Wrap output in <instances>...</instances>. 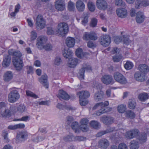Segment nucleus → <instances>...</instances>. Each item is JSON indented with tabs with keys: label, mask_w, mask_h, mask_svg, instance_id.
Listing matches in <instances>:
<instances>
[{
	"label": "nucleus",
	"mask_w": 149,
	"mask_h": 149,
	"mask_svg": "<svg viewBox=\"0 0 149 149\" xmlns=\"http://www.w3.org/2000/svg\"><path fill=\"white\" fill-rule=\"evenodd\" d=\"M9 55L5 56L3 59L2 65L4 67L9 66L10 64L11 57L10 55L13 56V62L16 69L18 71L22 69L24 66L22 59L21 58L22 54L19 51H15L14 49H10L8 51Z\"/></svg>",
	"instance_id": "f257e3e1"
},
{
	"label": "nucleus",
	"mask_w": 149,
	"mask_h": 149,
	"mask_svg": "<svg viewBox=\"0 0 149 149\" xmlns=\"http://www.w3.org/2000/svg\"><path fill=\"white\" fill-rule=\"evenodd\" d=\"M68 31V27L67 24L65 22H61L57 26L56 31L59 35L64 36Z\"/></svg>",
	"instance_id": "f03ea898"
},
{
	"label": "nucleus",
	"mask_w": 149,
	"mask_h": 149,
	"mask_svg": "<svg viewBox=\"0 0 149 149\" xmlns=\"http://www.w3.org/2000/svg\"><path fill=\"white\" fill-rule=\"evenodd\" d=\"M19 97L18 91L16 89L13 88L8 94V100L9 102L13 103L16 102Z\"/></svg>",
	"instance_id": "7ed1b4c3"
},
{
	"label": "nucleus",
	"mask_w": 149,
	"mask_h": 149,
	"mask_svg": "<svg viewBox=\"0 0 149 149\" xmlns=\"http://www.w3.org/2000/svg\"><path fill=\"white\" fill-rule=\"evenodd\" d=\"M113 77L116 82L121 84H125L127 83L126 78L120 73L118 72H115L113 74Z\"/></svg>",
	"instance_id": "20e7f679"
},
{
	"label": "nucleus",
	"mask_w": 149,
	"mask_h": 149,
	"mask_svg": "<svg viewBox=\"0 0 149 149\" xmlns=\"http://www.w3.org/2000/svg\"><path fill=\"white\" fill-rule=\"evenodd\" d=\"M99 42L100 44L105 47L109 45L111 42V38L108 35L104 34L102 35L100 38Z\"/></svg>",
	"instance_id": "39448f33"
},
{
	"label": "nucleus",
	"mask_w": 149,
	"mask_h": 149,
	"mask_svg": "<svg viewBox=\"0 0 149 149\" xmlns=\"http://www.w3.org/2000/svg\"><path fill=\"white\" fill-rule=\"evenodd\" d=\"M36 26L38 29H42L45 28L46 26L45 21L42 16L38 15L36 19Z\"/></svg>",
	"instance_id": "423d86ee"
},
{
	"label": "nucleus",
	"mask_w": 149,
	"mask_h": 149,
	"mask_svg": "<svg viewBox=\"0 0 149 149\" xmlns=\"http://www.w3.org/2000/svg\"><path fill=\"white\" fill-rule=\"evenodd\" d=\"M83 38L85 40H96L98 37L96 33L93 31L90 32H86L83 35Z\"/></svg>",
	"instance_id": "0eeeda50"
},
{
	"label": "nucleus",
	"mask_w": 149,
	"mask_h": 149,
	"mask_svg": "<svg viewBox=\"0 0 149 149\" xmlns=\"http://www.w3.org/2000/svg\"><path fill=\"white\" fill-rule=\"evenodd\" d=\"M47 40V37L45 36H40L37 39L36 45L38 48L40 49H42L43 45L46 43Z\"/></svg>",
	"instance_id": "6e6552de"
},
{
	"label": "nucleus",
	"mask_w": 149,
	"mask_h": 149,
	"mask_svg": "<svg viewBox=\"0 0 149 149\" xmlns=\"http://www.w3.org/2000/svg\"><path fill=\"white\" fill-rule=\"evenodd\" d=\"M120 51L119 49L116 47L113 48L111 51L112 54H115V55L113 57V60L115 62H118L122 58V57L119 54Z\"/></svg>",
	"instance_id": "1a4fd4ad"
},
{
	"label": "nucleus",
	"mask_w": 149,
	"mask_h": 149,
	"mask_svg": "<svg viewBox=\"0 0 149 149\" xmlns=\"http://www.w3.org/2000/svg\"><path fill=\"white\" fill-rule=\"evenodd\" d=\"M96 5L97 8L100 10H104L108 8L107 3L106 0H97Z\"/></svg>",
	"instance_id": "9d476101"
},
{
	"label": "nucleus",
	"mask_w": 149,
	"mask_h": 149,
	"mask_svg": "<svg viewBox=\"0 0 149 149\" xmlns=\"http://www.w3.org/2000/svg\"><path fill=\"white\" fill-rule=\"evenodd\" d=\"M149 5V0H136L135 3V8H139L142 6L146 7Z\"/></svg>",
	"instance_id": "9b49d317"
},
{
	"label": "nucleus",
	"mask_w": 149,
	"mask_h": 149,
	"mask_svg": "<svg viewBox=\"0 0 149 149\" xmlns=\"http://www.w3.org/2000/svg\"><path fill=\"white\" fill-rule=\"evenodd\" d=\"M101 81L103 83L107 85L113 84L114 82L112 77L108 75L102 76L101 78Z\"/></svg>",
	"instance_id": "f8f14e48"
},
{
	"label": "nucleus",
	"mask_w": 149,
	"mask_h": 149,
	"mask_svg": "<svg viewBox=\"0 0 149 149\" xmlns=\"http://www.w3.org/2000/svg\"><path fill=\"white\" fill-rule=\"evenodd\" d=\"M55 6L58 10L62 11L65 8V2L63 0H58L55 2Z\"/></svg>",
	"instance_id": "ddd939ff"
},
{
	"label": "nucleus",
	"mask_w": 149,
	"mask_h": 149,
	"mask_svg": "<svg viewBox=\"0 0 149 149\" xmlns=\"http://www.w3.org/2000/svg\"><path fill=\"white\" fill-rule=\"evenodd\" d=\"M100 120L104 123L109 125L113 123L114 121V118L109 116H104L100 118Z\"/></svg>",
	"instance_id": "4468645a"
},
{
	"label": "nucleus",
	"mask_w": 149,
	"mask_h": 149,
	"mask_svg": "<svg viewBox=\"0 0 149 149\" xmlns=\"http://www.w3.org/2000/svg\"><path fill=\"white\" fill-rule=\"evenodd\" d=\"M86 71L87 72H90L91 71V68L90 65H88L87 67L82 68L81 69L78 74L79 78L80 80H83L84 79V72Z\"/></svg>",
	"instance_id": "2eb2a0df"
},
{
	"label": "nucleus",
	"mask_w": 149,
	"mask_h": 149,
	"mask_svg": "<svg viewBox=\"0 0 149 149\" xmlns=\"http://www.w3.org/2000/svg\"><path fill=\"white\" fill-rule=\"evenodd\" d=\"M134 77L136 80L141 82L144 81L146 78L144 73L139 72H136L134 75Z\"/></svg>",
	"instance_id": "dca6fc26"
},
{
	"label": "nucleus",
	"mask_w": 149,
	"mask_h": 149,
	"mask_svg": "<svg viewBox=\"0 0 149 149\" xmlns=\"http://www.w3.org/2000/svg\"><path fill=\"white\" fill-rule=\"evenodd\" d=\"M28 133L25 131H21L17 134V139L22 141L25 140L27 138Z\"/></svg>",
	"instance_id": "f3484780"
},
{
	"label": "nucleus",
	"mask_w": 149,
	"mask_h": 149,
	"mask_svg": "<svg viewBox=\"0 0 149 149\" xmlns=\"http://www.w3.org/2000/svg\"><path fill=\"white\" fill-rule=\"evenodd\" d=\"M116 13L118 16L121 18H125L126 17L127 12V10L124 8H120L116 10Z\"/></svg>",
	"instance_id": "a211bd4d"
},
{
	"label": "nucleus",
	"mask_w": 149,
	"mask_h": 149,
	"mask_svg": "<svg viewBox=\"0 0 149 149\" xmlns=\"http://www.w3.org/2000/svg\"><path fill=\"white\" fill-rule=\"evenodd\" d=\"M47 77L46 74L42 75L41 77L39 79V81L46 88H48V83L47 81Z\"/></svg>",
	"instance_id": "6ab92c4d"
},
{
	"label": "nucleus",
	"mask_w": 149,
	"mask_h": 149,
	"mask_svg": "<svg viewBox=\"0 0 149 149\" xmlns=\"http://www.w3.org/2000/svg\"><path fill=\"white\" fill-rule=\"evenodd\" d=\"M78 62V59L71 57L69 59L68 62V66L70 68H74L77 65Z\"/></svg>",
	"instance_id": "aec40b11"
},
{
	"label": "nucleus",
	"mask_w": 149,
	"mask_h": 149,
	"mask_svg": "<svg viewBox=\"0 0 149 149\" xmlns=\"http://www.w3.org/2000/svg\"><path fill=\"white\" fill-rule=\"evenodd\" d=\"M57 96L60 99H63L65 100H68L70 98L69 95L63 90L59 91Z\"/></svg>",
	"instance_id": "412c9836"
},
{
	"label": "nucleus",
	"mask_w": 149,
	"mask_h": 149,
	"mask_svg": "<svg viewBox=\"0 0 149 149\" xmlns=\"http://www.w3.org/2000/svg\"><path fill=\"white\" fill-rule=\"evenodd\" d=\"M65 44L68 47H73L75 45V39L72 37H68L66 39Z\"/></svg>",
	"instance_id": "4be33fe9"
},
{
	"label": "nucleus",
	"mask_w": 149,
	"mask_h": 149,
	"mask_svg": "<svg viewBox=\"0 0 149 149\" xmlns=\"http://www.w3.org/2000/svg\"><path fill=\"white\" fill-rule=\"evenodd\" d=\"M63 56L69 59L72 57V52L69 48H64L62 51Z\"/></svg>",
	"instance_id": "5701e85b"
},
{
	"label": "nucleus",
	"mask_w": 149,
	"mask_h": 149,
	"mask_svg": "<svg viewBox=\"0 0 149 149\" xmlns=\"http://www.w3.org/2000/svg\"><path fill=\"white\" fill-rule=\"evenodd\" d=\"M144 18L145 16L143 13L139 11L136 13V20L137 23H142L143 21Z\"/></svg>",
	"instance_id": "b1692460"
},
{
	"label": "nucleus",
	"mask_w": 149,
	"mask_h": 149,
	"mask_svg": "<svg viewBox=\"0 0 149 149\" xmlns=\"http://www.w3.org/2000/svg\"><path fill=\"white\" fill-rule=\"evenodd\" d=\"M76 6L78 11L82 12L84 11L85 8V5L81 0H78L76 2Z\"/></svg>",
	"instance_id": "393cba45"
},
{
	"label": "nucleus",
	"mask_w": 149,
	"mask_h": 149,
	"mask_svg": "<svg viewBox=\"0 0 149 149\" xmlns=\"http://www.w3.org/2000/svg\"><path fill=\"white\" fill-rule=\"evenodd\" d=\"M77 95L79 96L80 99L87 98L90 95L89 92L87 91H79L77 93Z\"/></svg>",
	"instance_id": "a878e982"
},
{
	"label": "nucleus",
	"mask_w": 149,
	"mask_h": 149,
	"mask_svg": "<svg viewBox=\"0 0 149 149\" xmlns=\"http://www.w3.org/2000/svg\"><path fill=\"white\" fill-rule=\"evenodd\" d=\"M149 93L143 92L140 93L138 96L139 100L141 102H145L149 98Z\"/></svg>",
	"instance_id": "bb28decb"
},
{
	"label": "nucleus",
	"mask_w": 149,
	"mask_h": 149,
	"mask_svg": "<svg viewBox=\"0 0 149 149\" xmlns=\"http://www.w3.org/2000/svg\"><path fill=\"white\" fill-rule=\"evenodd\" d=\"M104 93L103 91H100L96 93L94 95L95 101L97 102L101 100L103 97Z\"/></svg>",
	"instance_id": "cd10ccee"
},
{
	"label": "nucleus",
	"mask_w": 149,
	"mask_h": 149,
	"mask_svg": "<svg viewBox=\"0 0 149 149\" xmlns=\"http://www.w3.org/2000/svg\"><path fill=\"white\" fill-rule=\"evenodd\" d=\"M136 106V101L135 99L132 98L129 100L127 107L130 109H134Z\"/></svg>",
	"instance_id": "c85d7f7f"
},
{
	"label": "nucleus",
	"mask_w": 149,
	"mask_h": 149,
	"mask_svg": "<svg viewBox=\"0 0 149 149\" xmlns=\"http://www.w3.org/2000/svg\"><path fill=\"white\" fill-rule=\"evenodd\" d=\"M13 78V74L10 71L6 72L4 74L3 79L6 81H8L11 80Z\"/></svg>",
	"instance_id": "c756f323"
},
{
	"label": "nucleus",
	"mask_w": 149,
	"mask_h": 149,
	"mask_svg": "<svg viewBox=\"0 0 149 149\" xmlns=\"http://www.w3.org/2000/svg\"><path fill=\"white\" fill-rule=\"evenodd\" d=\"M139 69L140 72L145 73L149 72V67L145 64H140L139 65Z\"/></svg>",
	"instance_id": "7c9ffc66"
},
{
	"label": "nucleus",
	"mask_w": 149,
	"mask_h": 149,
	"mask_svg": "<svg viewBox=\"0 0 149 149\" xmlns=\"http://www.w3.org/2000/svg\"><path fill=\"white\" fill-rule=\"evenodd\" d=\"M124 115L126 118L131 119H133L135 117V114L134 112L129 110L126 111Z\"/></svg>",
	"instance_id": "2f4dec72"
},
{
	"label": "nucleus",
	"mask_w": 149,
	"mask_h": 149,
	"mask_svg": "<svg viewBox=\"0 0 149 149\" xmlns=\"http://www.w3.org/2000/svg\"><path fill=\"white\" fill-rule=\"evenodd\" d=\"M99 144L103 148H106L109 145L108 141L106 139H103L100 140Z\"/></svg>",
	"instance_id": "473e14b6"
},
{
	"label": "nucleus",
	"mask_w": 149,
	"mask_h": 149,
	"mask_svg": "<svg viewBox=\"0 0 149 149\" xmlns=\"http://www.w3.org/2000/svg\"><path fill=\"white\" fill-rule=\"evenodd\" d=\"M37 37V33L35 30L31 31L30 35V41L32 42L36 40Z\"/></svg>",
	"instance_id": "72a5a7b5"
},
{
	"label": "nucleus",
	"mask_w": 149,
	"mask_h": 149,
	"mask_svg": "<svg viewBox=\"0 0 149 149\" xmlns=\"http://www.w3.org/2000/svg\"><path fill=\"white\" fill-rule=\"evenodd\" d=\"M139 147L138 142L134 140L132 141L130 143V149H138Z\"/></svg>",
	"instance_id": "f704fd0d"
},
{
	"label": "nucleus",
	"mask_w": 149,
	"mask_h": 149,
	"mask_svg": "<svg viewBox=\"0 0 149 149\" xmlns=\"http://www.w3.org/2000/svg\"><path fill=\"white\" fill-rule=\"evenodd\" d=\"M111 149H128L127 145L125 143H122L120 144L118 148L115 146L113 145L111 146Z\"/></svg>",
	"instance_id": "c9c22d12"
},
{
	"label": "nucleus",
	"mask_w": 149,
	"mask_h": 149,
	"mask_svg": "<svg viewBox=\"0 0 149 149\" xmlns=\"http://www.w3.org/2000/svg\"><path fill=\"white\" fill-rule=\"evenodd\" d=\"M90 125L92 127L95 129H98L100 126V123L98 121L95 120L91 121Z\"/></svg>",
	"instance_id": "e433bc0d"
},
{
	"label": "nucleus",
	"mask_w": 149,
	"mask_h": 149,
	"mask_svg": "<svg viewBox=\"0 0 149 149\" xmlns=\"http://www.w3.org/2000/svg\"><path fill=\"white\" fill-rule=\"evenodd\" d=\"M117 109L119 112L123 113L125 111L126 109V106L125 105L120 104L118 106Z\"/></svg>",
	"instance_id": "4c0bfd02"
},
{
	"label": "nucleus",
	"mask_w": 149,
	"mask_h": 149,
	"mask_svg": "<svg viewBox=\"0 0 149 149\" xmlns=\"http://www.w3.org/2000/svg\"><path fill=\"white\" fill-rule=\"evenodd\" d=\"M26 110L25 106L23 104H20L17 107V111L20 113L25 112Z\"/></svg>",
	"instance_id": "58836bf2"
},
{
	"label": "nucleus",
	"mask_w": 149,
	"mask_h": 149,
	"mask_svg": "<svg viewBox=\"0 0 149 149\" xmlns=\"http://www.w3.org/2000/svg\"><path fill=\"white\" fill-rule=\"evenodd\" d=\"M133 63L131 61H127L124 65V67L127 70L131 69L133 67Z\"/></svg>",
	"instance_id": "ea45409f"
},
{
	"label": "nucleus",
	"mask_w": 149,
	"mask_h": 149,
	"mask_svg": "<svg viewBox=\"0 0 149 149\" xmlns=\"http://www.w3.org/2000/svg\"><path fill=\"white\" fill-rule=\"evenodd\" d=\"M78 123L76 122H73L71 124L72 128L74 130L76 133H78L79 132V129L78 128Z\"/></svg>",
	"instance_id": "a19ab883"
},
{
	"label": "nucleus",
	"mask_w": 149,
	"mask_h": 149,
	"mask_svg": "<svg viewBox=\"0 0 149 149\" xmlns=\"http://www.w3.org/2000/svg\"><path fill=\"white\" fill-rule=\"evenodd\" d=\"M75 53L77 56L79 58H82L84 56L82 50L80 48H79L76 50Z\"/></svg>",
	"instance_id": "79ce46f5"
},
{
	"label": "nucleus",
	"mask_w": 149,
	"mask_h": 149,
	"mask_svg": "<svg viewBox=\"0 0 149 149\" xmlns=\"http://www.w3.org/2000/svg\"><path fill=\"white\" fill-rule=\"evenodd\" d=\"M87 5L88 9L90 11L93 12L95 10V7L94 3L90 1L88 2Z\"/></svg>",
	"instance_id": "37998d69"
},
{
	"label": "nucleus",
	"mask_w": 149,
	"mask_h": 149,
	"mask_svg": "<svg viewBox=\"0 0 149 149\" xmlns=\"http://www.w3.org/2000/svg\"><path fill=\"white\" fill-rule=\"evenodd\" d=\"M46 51H50L52 49L53 46L50 43H47L42 47Z\"/></svg>",
	"instance_id": "c03bdc74"
},
{
	"label": "nucleus",
	"mask_w": 149,
	"mask_h": 149,
	"mask_svg": "<svg viewBox=\"0 0 149 149\" xmlns=\"http://www.w3.org/2000/svg\"><path fill=\"white\" fill-rule=\"evenodd\" d=\"M68 9L70 11H73L75 9L74 3L71 1L69 2L68 6Z\"/></svg>",
	"instance_id": "a18cd8bd"
},
{
	"label": "nucleus",
	"mask_w": 149,
	"mask_h": 149,
	"mask_svg": "<svg viewBox=\"0 0 149 149\" xmlns=\"http://www.w3.org/2000/svg\"><path fill=\"white\" fill-rule=\"evenodd\" d=\"M123 43L126 45H129L131 42V41L130 40L128 36H123Z\"/></svg>",
	"instance_id": "49530a36"
},
{
	"label": "nucleus",
	"mask_w": 149,
	"mask_h": 149,
	"mask_svg": "<svg viewBox=\"0 0 149 149\" xmlns=\"http://www.w3.org/2000/svg\"><path fill=\"white\" fill-rule=\"evenodd\" d=\"M26 93L27 96H30L35 99L38 97V95L29 91H26Z\"/></svg>",
	"instance_id": "de8ad7c7"
},
{
	"label": "nucleus",
	"mask_w": 149,
	"mask_h": 149,
	"mask_svg": "<svg viewBox=\"0 0 149 149\" xmlns=\"http://www.w3.org/2000/svg\"><path fill=\"white\" fill-rule=\"evenodd\" d=\"M132 134V139L138 136L139 134V131L137 129H133L131 130Z\"/></svg>",
	"instance_id": "09e8293b"
},
{
	"label": "nucleus",
	"mask_w": 149,
	"mask_h": 149,
	"mask_svg": "<svg viewBox=\"0 0 149 149\" xmlns=\"http://www.w3.org/2000/svg\"><path fill=\"white\" fill-rule=\"evenodd\" d=\"M97 19L95 18H93L92 19L90 25L91 27H95L97 25Z\"/></svg>",
	"instance_id": "8fccbe9b"
},
{
	"label": "nucleus",
	"mask_w": 149,
	"mask_h": 149,
	"mask_svg": "<svg viewBox=\"0 0 149 149\" xmlns=\"http://www.w3.org/2000/svg\"><path fill=\"white\" fill-rule=\"evenodd\" d=\"M47 34L49 35L54 34L55 33V30L52 27H48L47 28Z\"/></svg>",
	"instance_id": "3c124183"
},
{
	"label": "nucleus",
	"mask_w": 149,
	"mask_h": 149,
	"mask_svg": "<svg viewBox=\"0 0 149 149\" xmlns=\"http://www.w3.org/2000/svg\"><path fill=\"white\" fill-rule=\"evenodd\" d=\"M125 137L128 139H132V134L131 130L127 131L126 133L125 134Z\"/></svg>",
	"instance_id": "603ef678"
},
{
	"label": "nucleus",
	"mask_w": 149,
	"mask_h": 149,
	"mask_svg": "<svg viewBox=\"0 0 149 149\" xmlns=\"http://www.w3.org/2000/svg\"><path fill=\"white\" fill-rule=\"evenodd\" d=\"M123 36H117L115 37L114 42L117 44H118L121 41L123 42Z\"/></svg>",
	"instance_id": "864d4df0"
},
{
	"label": "nucleus",
	"mask_w": 149,
	"mask_h": 149,
	"mask_svg": "<svg viewBox=\"0 0 149 149\" xmlns=\"http://www.w3.org/2000/svg\"><path fill=\"white\" fill-rule=\"evenodd\" d=\"M10 114L9 110L8 109H5L1 112V115L3 117H6L10 115Z\"/></svg>",
	"instance_id": "5fc2aeb1"
},
{
	"label": "nucleus",
	"mask_w": 149,
	"mask_h": 149,
	"mask_svg": "<svg viewBox=\"0 0 149 149\" xmlns=\"http://www.w3.org/2000/svg\"><path fill=\"white\" fill-rule=\"evenodd\" d=\"M61 58L59 57H56L54 59V63L55 65H59L61 62Z\"/></svg>",
	"instance_id": "6e6d98bb"
},
{
	"label": "nucleus",
	"mask_w": 149,
	"mask_h": 149,
	"mask_svg": "<svg viewBox=\"0 0 149 149\" xmlns=\"http://www.w3.org/2000/svg\"><path fill=\"white\" fill-rule=\"evenodd\" d=\"M115 4L119 6H123L125 5V2L122 0H115Z\"/></svg>",
	"instance_id": "4d7b16f0"
},
{
	"label": "nucleus",
	"mask_w": 149,
	"mask_h": 149,
	"mask_svg": "<svg viewBox=\"0 0 149 149\" xmlns=\"http://www.w3.org/2000/svg\"><path fill=\"white\" fill-rule=\"evenodd\" d=\"M79 102L81 105L84 106L88 104V102L87 100L84 99H80Z\"/></svg>",
	"instance_id": "13d9d810"
},
{
	"label": "nucleus",
	"mask_w": 149,
	"mask_h": 149,
	"mask_svg": "<svg viewBox=\"0 0 149 149\" xmlns=\"http://www.w3.org/2000/svg\"><path fill=\"white\" fill-rule=\"evenodd\" d=\"M29 117L28 116H25L22 117L21 118L15 119L14 121H22L26 122L29 120Z\"/></svg>",
	"instance_id": "bf43d9fd"
},
{
	"label": "nucleus",
	"mask_w": 149,
	"mask_h": 149,
	"mask_svg": "<svg viewBox=\"0 0 149 149\" xmlns=\"http://www.w3.org/2000/svg\"><path fill=\"white\" fill-rule=\"evenodd\" d=\"M87 46L89 48H93L96 47V44L91 41H89L87 43Z\"/></svg>",
	"instance_id": "052dcab7"
},
{
	"label": "nucleus",
	"mask_w": 149,
	"mask_h": 149,
	"mask_svg": "<svg viewBox=\"0 0 149 149\" xmlns=\"http://www.w3.org/2000/svg\"><path fill=\"white\" fill-rule=\"evenodd\" d=\"M147 136L146 134H143L140 137L139 140L142 142H145L146 140Z\"/></svg>",
	"instance_id": "680f3d73"
},
{
	"label": "nucleus",
	"mask_w": 149,
	"mask_h": 149,
	"mask_svg": "<svg viewBox=\"0 0 149 149\" xmlns=\"http://www.w3.org/2000/svg\"><path fill=\"white\" fill-rule=\"evenodd\" d=\"M92 86L93 88H96L97 89H100L101 87V85L100 84L98 83V82L95 81L93 83Z\"/></svg>",
	"instance_id": "e2e57ef3"
},
{
	"label": "nucleus",
	"mask_w": 149,
	"mask_h": 149,
	"mask_svg": "<svg viewBox=\"0 0 149 149\" xmlns=\"http://www.w3.org/2000/svg\"><path fill=\"white\" fill-rule=\"evenodd\" d=\"M72 136L67 135L64 137L63 140L65 142L70 141H72Z\"/></svg>",
	"instance_id": "0e129e2a"
},
{
	"label": "nucleus",
	"mask_w": 149,
	"mask_h": 149,
	"mask_svg": "<svg viewBox=\"0 0 149 149\" xmlns=\"http://www.w3.org/2000/svg\"><path fill=\"white\" fill-rule=\"evenodd\" d=\"M88 14H86V16L84 17V18L82 21V24L85 25L88 23Z\"/></svg>",
	"instance_id": "69168bd1"
},
{
	"label": "nucleus",
	"mask_w": 149,
	"mask_h": 149,
	"mask_svg": "<svg viewBox=\"0 0 149 149\" xmlns=\"http://www.w3.org/2000/svg\"><path fill=\"white\" fill-rule=\"evenodd\" d=\"M106 112L105 109L104 108L100 109L98 111H97L96 113V115L97 116H99L102 114H103Z\"/></svg>",
	"instance_id": "338daca9"
},
{
	"label": "nucleus",
	"mask_w": 149,
	"mask_h": 149,
	"mask_svg": "<svg viewBox=\"0 0 149 149\" xmlns=\"http://www.w3.org/2000/svg\"><path fill=\"white\" fill-rule=\"evenodd\" d=\"M80 129L83 132H86L88 130V128L87 125H80Z\"/></svg>",
	"instance_id": "774afa93"
}]
</instances>
